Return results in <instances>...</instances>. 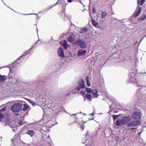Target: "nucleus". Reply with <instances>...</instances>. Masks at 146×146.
Here are the masks:
<instances>
[{
  "label": "nucleus",
  "mask_w": 146,
  "mask_h": 146,
  "mask_svg": "<svg viewBox=\"0 0 146 146\" xmlns=\"http://www.w3.org/2000/svg\"><path fill=\"white\" fill-rule=\"evenodd\" d=\"M131 120V117L129 115L123 117L121 119L117 120L116 122V124L117 126H122L125 124L129 123Z\"/></svg>",
  "instance_id": "1"
},
{
  "label": "nucleus",
  "mask_w": 146,
  "mask_h": 146,
  "mask_svg": "<svg viewBox=\"0 0 146 146\" xmlns=\"http://www.w3.org/2000/svg\"><path fill=\"white\" fill-rule=\"evenodd\" d=\"M22 108V105L18 103H15L11 107L10 110L13 113H16L19 111Z\"/></svg>",
  "instance_id": "2"
},
{
  "label": "nucleus",
  "mask_w": 146,
  "mask_h": 146,
  "mask_svg": "<svg viewBox=\"0 0 146 146\" xmlns=\"http://www.w3.org/2000/svg\"><path fill=\"white\" fill-rule=\"evenodd\" d=\"M140 123V121L137 119L136 120H133L127 125V126L128 127H135L138 125Z\"/></svg>",
  "instance_id": "3"
},
{
  "label": "nucleus",
  "mask_w": 146,
  "mask_h": 146,
  "mask_svg": "<svg viewBox=\"0 0 146 146\" xmlns=\"http://www.w3.org/2000/svg\"><path fill=\"white\" fill-rule=\"evenodd\" d=\"M76 43H78L80 47L82 48H85L87 46V44L86 42L80 39H78Z\"/></svg>",
  "instance_id": "4"
},
{
  "label": "nucleus",
  "mask_w": 146,
  "mask_h": 146,
  "mask_svg": "<svg viewBox=\"0 0 146 146\" xmlns=\"http://www.w3.org/2000/svg\"><path fill=\"white\" fill-rule=\"evenodd\" d=\"M132 117L133 119H135V120L137 119L139 120L140 119L141 116L139 115V113L137 112H136L132 114Z\"/></svg>",
  "instance_id": "5"
},
{
  "label": "nucleus",
  "mask_w": 146,
  "mask_h": 146,
  "mask_svg": "<svg viewBox=\"0 0 146 146\" xmlns=\"http://www.w3.org/2000/svg\"><path fill=\"white\" fill-rule=\"evenodd\" d=\"M141 11V8L140 7L137 9L135 13H134L133 16L134 17H137L139 16L140 14Z\"/></svg>",
  "instance_id": "6"
},
{
  "label": "nucleus",
  "mask_w": 146,
  "mask_h": 146,
  "mask_svg": "<svg viewBox=\"0 0 146 146\" xmlns=\"http://www.w3.org/2000/svg\"><path fill=\"white\" fill-rule=\"evenodd\" d=\"M58 54L62 58L64 57L63 50L62 48L60 47L58 49Z\"/></svg>",
  "instance_id": "7"
},
{
  "label": "nucleus",
  "mask_w": 146,
  "mask_h": 146,
  "mask_svg": "<svg viewBox=\"0 0 146 146\" xmlns=\"http://www.w3.org/2000/svg\"><path fill=\"white\" fill-rule=\"evenodd\" d=\"M78 84L81 89H83L85 88L84 82L83 79H82L81 81L78 82Z\"/></svg>",
  "instance_id": "8"
},
{
  "label": "nucleus",
  "mask_w": 146,
  "mask_h": 146,
  "mask_svg": "<svg viewBox=\"0 0 146 146\" xmlns=\"http://www.w3.org/2000/svg\"><path fill=\"white\" fill-rule=\"evenodd\" d=\"M67 41L68 42H72L75 40V37L70 35L67 38Z\"/></svg>",
  "instance_id": "9"
},
{
  "label": "nucleus",
  "mask_w": 146,
  "mask_h": 146,
  "mask_svg": "<svg viewBox=\"0 0 146 146\" xmlns=\"http://www.w3.org/2000/svg\"><path fill=\"white\" fill-rule=\"evenodd\" d=\"M87 52L86 50L81 49L79 50L78 52V54L79 55H82L86 54Z\"/></svg>",
  "instance_id": "10"
},
{
  "label": "nucleus",
  "mask_w": 146,
  "mask_h": 146,
  "mask_svg": "<svg viewBox=\"0 0 146 146\" xmlns=\"http://www.w3.org/2000/svg\"><path fill=\"white\" fill-rule=\"evenodd\" d=\"M98 92L96 89L93 90L92 94L94 95V98H96L99 96V95L97 94Z\"/></svg>",
  "instance_id": "11"
},
{
  "label": "nucleus",
  "mask_w": 146,
  "mask_h": 146,
  "mask_svg": "<svg viewBox=\"0 0 146 146\" xmlns=\"http://www.w3.org/2000/svg\"><path fill=\"white\" fill-rule=\"evenodd\" d=\"M67 42L66 40H64L62 42V45L64 47L65 49H67L68 48Z\"/></svg>",
  "instance_id": "12"
},
{
  "label": "nucleus",
  "mask_w": 146,
  "mask_h": 146,
  "mask_svg": "<svg viewBox=\"0 0 146 146\" xmlns=\"http://www.w3.org/2000/svg\"><path fill=\"white\" fill-rule=\"evenodd\" d=\"M47 127L46 126L42 127L41 129L40 130L42 133L44 134V133H46L47 129Z\"/></svg>",
  "instance_id": "13"
},
{
  "label": "nucleus",
  "mask_w": 146,
  "mask_h": 146,
  "mask_svg": "<svg viewBox=\"0 0 146 146\" xmlns=\"http://www.w3.org/2000/svg\"><path fill=\"white\" fill-rule=\"evenodd\" d=\"M87 28H82L80 31V33H86L88 31Z\"/></svg>",
  "instance_id": "14"
},
{
  "label": "nucleus",
  "mask_w": 146,
  "mask_h": 146,
  "mask_svg": "<svg viewBox=\"0 0 146 146\" xmlns=\"http://www.w3.org/2000/svg\"><path fill=\"white\" fill-rule=\"evenodd\" d=\"M146 16L145 15L141 16L140 17L138 18V20L139 21H141L145 19Z\"/></svg>",
  "instance_id": "15"
},
{
  "label": "nucleus",
  "mask_w": 146,
  "mask_h": 146,
  "mask_svg": "<svg viewBox=\"0 0 146 146\" xmlns=\"http://www.w3.org/2000/svg\"><path fill=\"white\" fill-rule=\"evenodd\" d=\"M26 134H28L31 137H32L34 135V132L33 131H30L28 130L26 132Z\"/></svg>",
  "instance_id": "16"
},
{
  "label": "nucleus",
  "mask_w": 146,
  "mask_h": 146,
  "mask_svg": "<svg viewBox=\"0 0 146 146\" xmlns=\"http://www.w3.org/2000/svg\"><path fill=\"white\" fill-rule=\"evenodd\" d=\"M29 106L27 104H24L22 110L23 111H25L28 110L29 108Z\"/></svg>",
  "instance_id": "17"
},
{
  "label": "nucleus",
  "mask_w": 146,
  "mask_h": 146,
  "mask_svg": "<svg viewBox=\"0 0 146 146\" xmlns=\"http://www.w3.org/2000/svg\"><path fill=\"white\" fill-rule=\"evenodd\" d=\"M91 21L92 22V24L93 26L96 27L98 25V23L96 22L94 19H92Z\"/></svg>",
  "instance_id": "18"
},
{
  "label": "nucleus",
  "mask_w": 146,
  "mask_h": 146,
  "mask_svg": "<svg viewBox=\"0 0 146 146\" xmlns=\"http://www.w3.org/2000/svg\"><path fill=\"white\" fill-rule=\"evenodd\" d=\"M89 76H87L86 77V80L87 86H91V84L89 80Z\"/></svg>",
  "instance_id": "19"
},
{
  "label": "nucleus",
  "mask_w": 146,
  "mask_h": 146,
  "mask_svg": "<svg viewBox=\"0 0 146 146\" xmlns=\"http://www.w3.org/2000/svg\"><path fill=\"white\" fill-rule=\"evenodd\" d=\"M86 96L88 100L91 101L92 100V96L90 94H86Z\"/></svg>",
  "instance_id": "20"
},
{
  "label": "nucleus",
  "mask_w": 146,
  "mask_h": 146,
  "mask_svg": "<svg viewBox=\"0 0 146 146\" xmlns=\"http://www.w3.org/2000/svg\"><path fill=\"white\" fill-rule=\"evenodd\" d=\"M86 92L88 93H90L91 92L92 93V91L93 90H92V89H91L90 88H86Z\"/></svg>",
  "instance_id": "21"
},
{
  "label": "nucleus",
  "mask_w": 146,
  "mask_h": 146,
  "mask_svg": "<svg viewBox=\"0 0 146 146\" xmlns=\"http://www.w3.org/2000/svg\"><path fill=\"white\" fill-rule=\"evenodd\" d=\"M5 77V76H2L0 74V80L1 81H4L6 79Z\"/></svg>",
  "instance_id": "22"
},
{
  "label": "nucleus",
  "mask_w": 146,
  "mask_h": 146,
  "mask_svg": "<svg viewBox=\"0 0 146 146\" xmlns=\"http://www.w3.org/2000/svg\"><path fill=\"white\" fill-rule=\"evenodd\" d=\"M107 14L106 12H103L102 13V18H104L107 15Z\"/></svg>",
  "instance_id": "23"
},
{
  "label": "nucleus",
  "mask_w": 146,
  "mask_h": 146,
  "mask_svg": "<svg viewBox=\"0 0 146 146\" xmlns=\"http://www.w3.org/2000/svg\"><path fill=\"white\" fill-rule=\"evenodd\" d=\"M119 116V115H113L112 116V117H113V120L115 121V120H116L117 119V117Z\"/></svg>",
  "instance_id": "24"
},
{
  "label": "nucleus",
  "mask_w": 146,
  "mask_h": 146,
  "mask_svg": "<svg viewBox=\"0 0 146 146\" xmlns=\"http://www.w3.org/2000/svg\"><path fill=\"white\" fill-rule=\"evenodd\" d=\"M145 0H140L141 3L140 4V5H143L144 3H145Z\"/></svg>",
  "instance_id": "25"
},
{
  "label": "nucleus",
  "mask_w": 146,
  "mask_h": 146,
  "mask_svg": "<svg viewBox=\"0 0 146 146\" xmlns=\"http://www.w3.org/2000/svg\"><path fill=\"white\" fill-rule=\"evenodd\" d=\"M4 117V116L3 114L1 112H0V119H3Z\"/></svg>",
  "instance_id": "26"
},
{
  "label": "nucleus",
  "mask_w": 146,
  "mask_h": 146,
  "mask_svg": "<svg viewBox=\"0 0 146 146\" xmlns=\"http://www.w3.org/2000/svg\"><path fill=\"white\" fill-rule=\"evenodd\" d=\"M136 129V128L134 127H131L129 128L128 130H130V131H133Z\"/></svg>",
  "instance_id": "27"
},
{
  "label": "nucleus",
  "mask_w": 146,
  "mask_h": 146,
  "mask_svg": "<svg viewBox=\"0 0 146 146\" xmlns=\"http://www.w3.org/2000/svg\"><path fill=\"white\" fill-rule=\"evenodd\" d=\"M81 89V88H80V86H77L75 88L76 90L78 91H79Z\"/></svg>",
  "instance_id": "28"
},
{
  "label": "nucleus",
  "mask_w": 146,
  "mask_h": 146,
  "mask_svg": "<svg viewBox=\"0 0 146 146\" xmlns=\"http://www.w3.org/2000/svg\"><path fill=\"white\" fill-rule=\"evenodd\" d=\"M80 93H81V94L82 95H84L85 94V92L84 91H80Z\"/></svg>",
  "instance_id": "29"
},
{
  "label": "nucleus",
  "mask_w": 146,
  "mask_h": 146,
  "mask_svg": "<svg viewBox=\"0 0 146 146\" xmlns=\"http://www.w3.org/2000/svg\"><path fill=\"white\" fill-rule=\"evenodd\" d=\"M92 12L93 13H94L96 12V9L94 7H93Z\"/></svg>",
  "instance_id": "30"
},
{
  "label": "nucleus",
  "mask_w": 146,
  "mask_h": 146,
  "mask_svg": "<svg viewBox=\"0 0 146 146\" xmlns=\"http://www.w3.org/2000/svg\"><path fill=\"white\" fill-rule=\"evenodd\" d=\"M82 121H78V123L80 125V126H81L82 125Z\"/></svg>",
  "instance_id": "31"
},
{
  "label": "nucleus",
  "mask_w": 146,
  "mask_h": 146,
  "mask_svg": "<svg viewBox=\"0 0 146 146\" xmlns=\"http://www.w3.org/2000/svg\"><path fill=\"white\" fill-rule=\"evenodd\" d=\"M18 123L20 125H21L23 124V122L22 121H20L18 122Z\"/></svg>",
  "instance_id": "32"
},
{
  "label": "nucleus",
  "mask_w": 146,
  "mask_h": 146,
  "mask_svg": "<svg viewBox=\"0 0 146 146\" xmlns=\"http://www.w3.org/2000/svg\"><path fill=\"white\" fill-rule=\"evenodd\" d=\"M6 110V107H4L3 108L0 110V111H5Z\"/></svg>",
  "instance_id": "33"
},
{
  "label": "nucleus",
  "mask_w": 146,
  "mask_h": 146,
  "mask_svg": "<svg viewBox=\"0 0 146 146\" xmlns=\"http://www.w3.org/2000/svg\"><path fill=\"white\" fill-rule=\"evenodd\" d=\"M22 56H20L18 58L17 60V61H18V60H19L20 59H21Z\"/></svg>",
  "instance_id": "34"
},
{
  "label": "nucleus",
  "mask_w": 146,
  "mask_h": 146,
  "mask_svg": "<svg viewBox=\"0 0 146 146\" xmlns=\"http://www.w3.org/2000/svg\"><path fill=\"white\" fill-rule=\"evenodd\" d=\"M73 1V0H67L68 2L69 3L72 2Z\"/></svg>",
  "instance_id": "35"
},
{
  "label": "nucleus",
  "mask_w": 146,
  "mask_h": 146,
  "mask_svg": "<svg viewBox=\"0 0 146 146\" xmlns=\"http://www.w3.org/2000/svg\"><path fill=\"white\" fill-rule=\"evenodd\" d=\"M143 131H141V132H140L139 133H138V134L139 135H140L141 134V133H142Z\"/></svg>",
  "instance_id": "36"
},
{
  "label": "nucleus",
  "mask_w": 146,
  "mask_h": 146,
  "mask_svg": "<svg viewBox=\"0 0 146 146\" xmlns=\"http://www.w3.org/2000/svg\"><path fill=\"white\" fill-rule=\"evenodd\" d=\"M140 2V1L139 0H137V3L138 4Z\"/></svg>",
  "instance_id": "37"
},
{
  "label": "nucleus",
  "mask_w": 146,
  "mask_h": 146,
  "mask_svg": "<svg viewBox=\"0 0 146 146\" xmlns=\"http://www.w3.org/2000/svg\"><path fill=\"white\" fill-rule=\"evenodd\" d=\"M94 119V118H92V119H92V120H93V119Z\"/></svg>",
  "instance_id": "38"
},
{
  "label": "nucleus",
  "mask_w": 146,
  "mask_h": 146,
  "mask_svg": "<svg viewBox=\"0 0 146 146\" xmlns=\"http://www.w3.org/2000/svg\"><path fill=\"white\" fill-rule=\"evenodd\" d=\"M90 118L89 119V120H90Z\"/></svg>",
  "instance_id": "39"
}]
</instances>
